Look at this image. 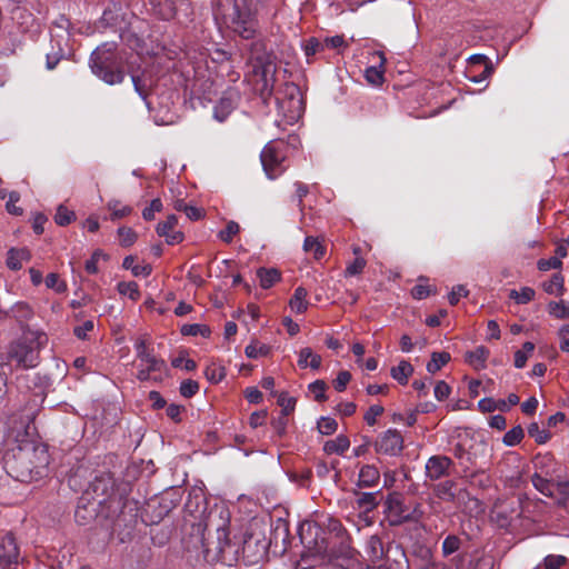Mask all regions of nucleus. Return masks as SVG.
I'll use <instances>...</instances> for the list:
<instances>
[{"instance_id": "obj_1", "label": "nucleus", "mask_w": 569, "mask_h": 569, "mask_svg": "<svg viewBox=\"0 0 569 569\" xmlns=\"http://www.w3.org/2000/svg\"><path fill=\"white\" fill-rule=\"evenodd\" d=\"M39 411V405L34 401L33 406L26 410L21 416V429L17 431V445L9 449L3 457V467L7 473L21 482H31L47 476L50 463L48 446L33 438L30 432V426Z\"/></svg>"}, {"instance_id": "obj_2", "label": "nucleus", "mask_w": 569, "mask_h": 569, "mask_svg": "<svg viewBox=\"0 0 569 569\" xmlns=\"http://www.w3.org/2000/svg\"><path fill=\"white\" fill-rule=\"evenodd\" d=\"M202 513V519L191 525L188 548L200 549L207 561L231 566L240 557V543L229 537V510L222 506H214Z\"/></svg>"}, {"instance_id": "obj_3", "label": "nucleus", "mask_w": 569, "mask_h": 569, "mask_svg": "<svg viewBox=\"0 0 569 569\" xmlns=\"http://www.w3.org/2000/svg\"><path fill=\"white\" fill-rule=\"evenodd\" d=\"M48 335L42 330L27 328L21 336L10 342L7 361L16 369H33L40 363V351L48 345Z\"/></svg>"}, {"instance_id": "obj_4", "label": "nucleus", "mask_w": 569, "mask_h": 569, "mask_svg": "<svg viewBox=\"0 0 569 569\" xmlns=\"http://www.w3.org/2000/svg\"><path fill=\"white\" fill-rule=\"evenodd\" d=\"M250 60L256 77V91L267 102L273 93L276 82V57L267 50L264 41L257 40L250 46Z\"/></svg>"}, {"instance_id": "obj_5", "label": "nucleus", "mask_w": 569, "mask_h": 569, "mask_svg": "<svg viewBox=\"0 0 569 569\" xmlns=\"http://www.w3.org/2000/svg\"><path fill=\"white\" fill-rule=\"evenodd\" d=\"M136 358L133 366L137 369L136 378L140 382H162L168 377L166 361L154 353L150 338L144 335L134 342Z\"/></svg>"}, {"instance_id": "obj_6", "label": "nucleus", "mask_w": 569, "mask_h": 569, "mask_svg": "<svg viewBox=\"0 0 569 569\" xmlns=\"http://www.w3.org/2000/svg\"><path fill=\"white\" fill-rule=\"evenodd\" d=\"M117 44L106 42L98 47L90 57L92 72L108 84L121 83L124 72L121 68V58L117 54Z\"/></svg>"}, {"instance_id": "obj_7", "label": "nucleus", "mask_w": 569, "mask_h": 569, "mask_svg": "<svg viewBox=\"0 0 569 569\" xmlns=\"http://www.w3.org/2000/svg\"><path fill=\"white\" fill-rule=\"evenodd\" d=\"M223 23L244 40L253 39L258 30V20L244 0H231L224 9Z\"/></svg>"}, {"instance_id": "obj_8", "label": "nucleus", "mask_w": 569, "mask_h": 569, "mask_svg": "<svg viewBox=\"0 0 569 569\" xmlns=\"http://www.w3.org/2000/svg\"><path fill=\"white\" fill-rule=\"evenodd\" d=\"M531 462L535 470L531 476L532 486L543 496L553 497V480L558 478L560 465L550 452L537 453Z\"/></svg>"}, {"instance_id": "obj_9", "label": "nucleus", "mask_w": 569, "mask_h": 569, "mask_svg": "<svg viewBox=\"0 0 569 569\" xmlns=\"http://www.w3.org/2000/svg\"><path fill=\"white\" fill-rule=\"evenodd\" d=\"M286 158L287 153L282 141L272 140L264 146L260 153V160L269 179L274 180L286 171Z\"/></svg>"}, {"instance_id": "obj_10", "label": "nucleus", "mask_w": 569, "mask_h": 569, "mask_svg": "<svg viewBox=\"0 0 569 569\" xmlns=\"http://www.w3.org/2000/svg\"><path fill=\"white\" fill-rule=\"evenodd\" d=\"M328 530L331 535H335L337 539H339L341 545V552L343 553V557L341 559V562L339 561V558L337 559L338 565L340 567H345L347 569H352L356 565H358L356 557V550L352 549L348 543V533L346 528L342 526L341 521L338 519H329L328 522Z\"/></svg>"}, {"instance_id": "obj_11", "label": "nucleus", "mask_w": 569, "mask_h": 569, "mask_svg": "<svg viewBox=\"0 0 569 569\" xmlns=\"http://www.w3.org/2000/svg\"><path fill=\"white\" fill-rule=\"evenodd\" d=\"M268 542L253 532L244 536L240 552L248 563H257L267 555Z\"/></svg>"}, {"instance_id": "obj_12", "label": "nucleus", "mask_w": 569, "mask_h": 569, "mask_svg": "<svg viewBox=\"0 0 569 569\" xmlns=\"http://www.w3.org/2000/svg\"><path fill=\"white\" fill-rule=\"evenodd\" d=\"M455 462L448 456L435 455L429 457L425 465L426 481L429 480L435 482L449 477Z\"/></svg>"}, {"instance_id": "obj_13", "label": "nucleus", "mask_w": 569, "mask_h": 569, "mask_svg": "<svg viewBox=\"0 0 569 569\" xmlns=\"http://www.w3.org/2000/svg\"><path fill=\"white\" fill-rule=\"evenodd\" d=\"M375 448L378 453L396 456L403 448L402 436L398 430L389 429L378 437Z\"/></svg>"}, {"instance_id": "obj_14", "label": "nucleus", "mask_w": 569, "mask_h": 569, "mask_svg": "<svg viewBox=\"0 0 569 569\" xmlns=\"http://www.w3.org/2000/svg\"><path fill=\"white\" fill-rule=\"evenodd\" d=\"M452 455L458 460L465 477L473 476L471 471L477 465L479 452L475 446L466 448L462 442H457L452 447Z\"/></svg>"}, {"instance_id": "obj_15", "label": "nucleus", "mask_w": 569, "mask_h": 569, "mask_svg": "<svg viewBox=\"0 0 569 569\" xmlns=\"http://www.w3.org/2000/svg\"><path fill=\"white\" fill-rule=\"evenodd\" d=\"M19 547L16 538L11 532L0 536V567L7 568L12 563H17L19 559Z\"/></svg>"}, {"instance_id": "obj_16", "label": "nucleus", "mask_w": 569, "mask_h": 569, "mask_svg": "<svg viewBox=\"0 0 569 569\" xmlns=\"http://www.w3.org/2000/svg\"><path fill=\"white\" fill-rule=\"evenodd\" d=\"M462 545H463V541L462 539L455 535V533H450L443 540H442V543H441V555L443 558H449L451 557L452 555L457 553L453 558H452V561L453 562H461L465 560V556L461 555V553H458L460 551V549L462 548Z\"/></svg>"}, {"instance_id": "obj_17", "label": "nucleus", "mask_w": 569, "mask_h": 569, "mask_svg": "<svg viewBox=\"0 0 569 569\" xmlns=\"http://www.w3.org/2000/svg\"><path fill=\"white\" fill-rule=\"evenodd\" d=\"M433 495L441 501L445 502H455L457 499L456 488L457 483L455 480L447 479L441 482L433 485L432 487Z\"/></svg>"}, {"instance_id": "obj_18", "label": "nucleus", "mask_w": 569, "mask_h": 569, "mask_svg": "<svg viewBox=\"0 0 569 569\" xmlns=\"http://www.w3.org/2000/svg\"><path fill=\"white\" fill-rule=\"evenodd\" d=\"M279 542H281L283 550H286L290 542L289 526L288 522L282 519H278L276 521V526L271 531L268 545H274L278 547Z\"/></svg>"}, {"instance_id": "obj_19", "label": "nucleus", "mask_w": 569, "mask_h": 569, "mask_svg": "<svg viewBox=\"0 0 569 569\" xmlns=\"http://www.w3.org/2000/svg\"><path fill=\"white\" fill-rule=\"evenodd\" d=\"M490 351L485 346H479L472 351H467L465 355L466 362L471 366L475 370H482L486 368V363Z\"/></svg>"}, {"instance_id": "obj_20", "label": "nucleus", "mask_w": 569, "mask_h": 569, "mask_svg": "<svg viewBox=\"0 0 569 569\" xmlns=\"http://www.w3.org/2000/svg\"><path fill=\"white\" fill-rule=\"evenodd\" d=\"M380 472L372 465H365L359 471L357 486L360 488H371L379 483Z\"/></svg>"}, {"instance_id": "obj_21", "label": "nucleus", "mask_w": 569, "mask_h": 569, "mask_svg": "<svg viewBox=\"0 0 569 569\" xmlns=\"http://www.w3.org/2000/svg\"><path fill=\"white\" fill-rule=\"evenodd\" d=\"M356 503L359 509L370 512L376 509L379 505L380 499L382 498L380 491L376 492H360L355 491Z\"/></svg>"}, {"instance_id": "obj_22", "label": "nucleus", "mask_w": 569, "mask_h": 569, "mask_svg": "<svg viewBox=\"0 0 569 569\" xmlns=\"http://www.w3.org/2000/svg\"><path fill=\"white\" fill-rule=\"evenodd\" d=\"M234 108L236 98L233 97V94L222 97L214 106L213 117L218 121L222 122L228 118V116L233 111Z\"/></svg>"}, {"instance_id": "obj_23", "label": "nucleus", "mask_w": 569, "mask_h": 569, "mask_svg": "<svg viewBox=\"0 0 569 569\" xmlns=\"http://www.w3.org/2000/svg\"><path fill=\"white\" fill-rule=\"evenodd\" d=\"M31 253L27 248L14 249L8 251L7 266L11 270H20L23 261H29Z\"/></svg>"}, {"instance_id": "obj_24", "label": "nucleus", "mask_w": 569, "mask_h": 569, "mask_svg": "<svg viewBox=\"0 0 569 569\" xmlns=\"http://www.w3.org/2000/svg\"><path fill=\"white\" fill-rule=\"evenodd\" d=\"M350 447V441L347 436L339 435L337 438L332 440H328L323 450L328 455L337 453L342 456Z\"/></svg>"}, {"instance_id": "obj_25", "label": "nucleus", "mask_w": 569, "mask_h": 569, "mask_svg": "<svg viewBox=\"0 0 569 569\" xmlns=\"http://www.w3.org/2000/svg\"><path fill=\"white\" fill-rule=\"evenodd\" d=\"M289 307L296 315L303 313L308 308L307 290L303 287H298L289 301Z\"/></svg>"}, {"instance_id": "obj_26", "label": "nucleus", "mask_w": 569, "mask_h": 569, "mask_svg": "<svg viewBox=\"0 0 569 569\" xmlns=\"http://www.w3.org/2000/svg\"><path fill=\"white\" fill-rule=\"evenodd\" d=\"M413 373V367L410 362L401 360L398 366L392 367L390 375L400 385H407L409 377Z\"/></svg>"}, {"instance_id": "obj_27", "label": "nucleus", "mask_w": 569, "mask_h": 569, "mask_svg": "<svg viewBox=\"0 0 569 569\" xmlns=\"http://www.w3.org/2000/svg\"><path fill=\"white\" fill-rule=\"evenodd\" d=\"M536 291L531 287H520L509 290L508 297L517 305H526L535 299Z\"/></svg>"}, {"instance_id": "obj_28", "label": "nucleus", "mask_w": 569, "mask_h": 569, "mask_svg": "<svg viewBox=\"0 0 569 569\" xmlns=\"http://www.w3.org/2000/svg\"><path fill=\"white\" fill-rule=\"evenodd\" d=\"M257 277L259 278L261 288L269 289L280 280V272L274 268H260L257 271Z\"/></svg>"}, {"instance_id": "obj_29", "label": "nucleus", "mask_w": 569, "mask_h": 569, "mask_svg": "<svg viewBox=\"0 0 569 569\" xmlns=\"http://www.w3.org/2000/svg\"><path fill=\"white\" fill-rule=\"evenodd\" d=\"M134 262V256H127L123 259L122 267L124 269L131 270L134 277H148L151 273L152 268L150 264H136Z\"/></svg>"}, {"instance_id": "obj_30", "label": "nucleus", "mask_w": 569, "mask_h": 569, "mask_svg": "<svg viewBox=\"0 0 569 569\" xmlns=\"http://www.w3.org/2000/svg\"><path fill=\"white\" fill-rule=\"evenodd\" d=\"M436 292V288L429 284V280L425 277L418 279L417 284L411 289V296L417 300H422Z\"/></svg>"}, {"instance_id": "obj_31", "label": "nucleus", "mask_w": 569, "mask_h": 569, "mask_svg": "<svg viewBox=\"0 0 569 569\" xmlns=\"http://www.w3.org/2000/svg\"><path fill=\"white\" fill-rule=\"evenodd\" d=\"M553 497L558 505L565 506L569 501V480H553Z\"/></svg>"}, {"instance_id": "obj_32", "label": "nucleus", "mask_w": 569, "mask_h": 569, "mask_svg": "<svg viewBox=\"0 0 569 569\" xmlns=\"http://www.w3.org/2000/svg\"><path fill=\"white\" fill-rule=\"evenodd\" d=\"M271 352V347L258 340H252L244 349V353L250 359L267 357Z\"/></svg>"}, {"instance_id": "obj_33", "label": "nucleus", "mask_w": 569, "mask_h": 569, "mask_svg": "<svg viewBox=\"0 0 569 569\" xmlns=\"http://www.w3.org/2000/svg\"><path fill=\"white\" fill-rule=\"evenodd\" d=\"M367 552L371 561H379L385 556L383 543L378 536H371L367 541Z\"/></svg>"}, {"instance_id": "obj_34", "label": "nucleus", "mask_w": 569, "mask_h": 569, "mask_svg": "<svg viewBox=\"0 0 569 569\" xmlns=\"http://www.w3.org/2000/svg\"><path fill=\"white\" fill-rule=\"evenodd\" d=\"M563 277L560 273H555L550 280L542 283V288L549 295L561 296L563 291Z\"/></svg>"}, {"instance_id": "obj_35", "label": "nucleus", "mask_w": 569, "mask_h": 569, "mask_svg": "<svg viewBox=\"0 0 569 569\" xmlns=\"http://www.w3.org/2000/svg\"><path fill=\"white\" fill-rule=\"evenodd\" d=\"M107 208L111 211L110 220L116 221L121 218L129 216L132 212V208L129 206H121L119 200L112 199L107 203Z\"/></svg>"}, {"instance_id": "obj_36", "label": "nucleus", "mask_w": 569, "mask_h": 569, "mask_svg": "<svg viewBox=\"0 0 569 569\" xmlns=\"http://www.w3.org/2000/svg\"><path fill=\"white\" fill-rule=\"evenodd\" d=\"M181 333L183 336H202L204 338H208L211 333L210 328L206 323H184L181 329Z\"/></svg>"}, {"instance_id": "obj_37", "label": "nucleus", "mask_w": 569, "mask_h": 569, "mask_svg": "<svg viewBox=\"0 0 569 569\" xmlns=\"http://www.w3.org/2000/svg\"><path fill=\"white\" fill-rule=\"evenodd\" d=\"M449 361L450 355L448 352H433L430 361L427 363V370L430 373H436Z\"/></svg>"}, {"instance_id": "obj_38", "label": "nucleus", "mask_w": 569, "mask_h": 569, "mask_svg": "<svg viewBox=\"0 0 569 569\" xmlns=\"http://www.w3.org/2000/svg\"><path fill=\"white\" fill-rule=\"evenodd\" d=\"M421 558L425 562L419 569H449L445 562L433 559V553L430 548L421 549Z\"/></svg>"}, {"instance_id": "obj_39", "label": "nucleus", "mask_w": 569, "mask_h": 569, "mask_svg": "<svg viewBox=\"0 0 569 569\" xmlns=\"http://www.w3.org/2000/svg\"><path fill=\"white\" fill-rule=\"evenodd\" d=\"M548 312L551 317L557 319L569 318V303L563 300L550 301L548 303Z\"/></svg>"}, {"instance_id": "obj_40", "label": "nucleus", "mask_w": 569, "mask_h": 569, "mask_svg": "<svg viewBox=\"0 0 569 569\" xmlns=\"http://www.w3.org/2000/svg\"><path fill=\"white\" fill-rule=\"evenodd\" d=\"M383 60L380 62L378 67L371 66L368 67L365 71L366 80L372 86H379L383 82Z\"/></svg>"}, {"instance_id": "obj_41", "label": "nucleus", "mask_w": 569, "mask_h": 569, "mask_svg": "<svg viewBox=\"0 0 569 569\" xmlns=\"http://www.w3.org/2000/svg\"><path fill=\"white\" fill-rule=\"evenodd\" d=\"M303 250L312 253L316 259H321L325 254V248L317 238L306 237L303 242Z\"/></svg>"}, {"instance_id": "obj_42", "label": "nucleus", "mask_w": 569, "mask_h": 569, "mask_svg": "<svg viewBox=\"0 0 569 569\" xmlns=\"http://www.w3.org/2000/svg\"><path fill=\"white\" fill-rule=\"evenodd\" d=\"M523 437L525 432L521 426H516L505 433L502 442L508 447H513L519 445Z\"/></svg>"}, {"instance_id": "obj_43", "label": "nucleus", "mask_w": 569, "mask_h": 569, "mask_svg": "<svg viewBox=\"0 0 569 569\" xmlns=\"http://www.w3.org/2000/svg\"><path fill=\"white\" fill-rule=\"evenodd\" d=\"M33 316L31 308L26 302H17L10 310L9 317L16 320H28Z\"/></svg>"}, {"instance_id": "obj_44", "label": "nucleus", "mask_w": 569, "mask_h": 569, "mask_svg": "<svg viewBox=\"0 0 569 569\" xmlns=\"http://www.w3.org/2000/svg\"><path fill=\"white\" fill-rule=\"evenodd\" d=\"M528 435L533 438L538 445H543L551 438V433L546 429H540L536 422L529 425Z\"/></svg>"}, {"instance_id": "obj_45", "label": "nucleus", "mask_w": 569, "mask_h": 569, "mask_svg": "<svg viewBox=\"0 0 569 569\" xmlns=\"http://www.w3.org/2000/svg\"><path fill=\"white\" fill-rule=\"evenodd\" d=\"M277 402L281 407V415L288 417L295 411L297 399L283 391L279 393Z\"/></svg>"}, {"instance_id": "obj_46", "label": "nucleus", "mask_w": 569, "mask_h": 569, "mask_svg": "<svg viewBox=\"0 0 569 569\" xmlns=\"http://www.w3.org/2000/svg\"><path fill=\"white\" fill-rule=\"evenodd\" d=\"M118 291L120 295L127 296L131 300H137L140 296L138 283L134 281L119 282Z\"/></svg>"}, {"instance_id": "obj_47", "label": "nucleus", "mask_w": 569, "mask_h": 569, "mask_svg": "<svg viewBox=\"0 0 569 569\" xmlns=\"http://www.w3.org/2000/svg\"><path fill=\"white\" fill-rule=\"evenodd\" d=\"M76 219V214L72 210H69L67 207L60 204L57 209L54 221L59 226H68Z\"/></svg>"}, {"instance_id": "obj_48", "label": "nucleus", "mask_w": 569, "mask_h": 569, "mask_svg": "<svg viewBox=\"0 0 569 569\" xmlns=\"http://www.w3.org/2000/svg\"><path fill=\"white\" fill-rule=\"evenodd\" d=\"M317 428L320 433L330 436L336 432V430L338 428V423L333 418L321 417L317 423Z\"/></svg>"}, {"instance_id": "obj_49", "label": "nucleus", "mask_w": 569, "mask_h": 569, "mask_svg": "<svg viewBox=\"0 0 569 569\" xmlns=\"http://www.w3.org/2000/svg\"><path fill=\"white\" fill-rule=\"evenodd\" d=\"M239 230L240 227L236 221H229L226 228L219 231L218 237L221 241L230 243Z\"/></svg>"}, {"instance_id": "obj_50", "label": "nucleus", "mask_w": 569, "mask_h": 569, "mask_svg": "<svg viewBox=\"0 0 569 569\" xmlns=\"http://www.w3.org/2000/svg\"><path fill=\"white\" fill-rule=\"evenodd\" d=\"M118 237L122 247H130L137 240V233L128 227H120L118 229Z\"/></svg>"}, {"instance_id": "obj_51", "label": "nucleus", "mask_w": 569, "mask_h": 569, "mask_svg": "<svg viewBox=\"0 0 569 569\" xmlns=\"http://www.w3.org/2000/svg\"><path fill=\"white\" fill-rule=\"evenodd\" d=\"M309 390L313 393L317 402H323L327 400L326 389L327 383L323 380H316L309 385Z\"/></svg>"}, {"instance_id": "obj_52", "label": "nucleus", "mask_w": 569, "mask_h": 569, "mask_svg": "<svg viewBox=\"0 0 569 569\" xmlns=\"http://www.w3.org/2000/svg\"><path fill=\"white\" fill-rule=\"evenodd\" d=\"M303 51L307 57L325 51L323 41L312 37L309 38L303 44Z\"/></svg>"}, {"instance_id": "obj_53", "label": "nucleus", "mask_w": 569, "mask_h": 569, "mask_svg": "<svg viewBox=\"0 0 569 569\" xmlns=\"http://www.w3.org/2000/svg\"><path fill=\"white\" fill-rule=\"evenodd\" d=\"M179 391L182 397L192 398L199 391V383L192 379L183 380Z\"/></svg>"}, {"instance_id": "obj_54", "label": "nucleus", "mask_w": 569, "mask_h": 569, "mask_svg": "<svg viewBox=\"0 0 569 569\" xmlns=\"http://www.w3.org/2000/svg\"><path fill=\"white\" fill-rule=\"evenodd\" d=\"M385 409L380 405H372L366 411L363 419L368 426H375L377 422V418L383 413Z\"/></svg>"}, {"instance_id": "obj_55", "label": "nucleus", "mask_w": 569, "mask_h": 569, "mask_svg": "<svg viewBox=\"0 0 569 569\" xmlns=\"http://www.w3.org/2000/svg\"><path fill=\"white\" fill-rule=\"evenodd\" d=\"M287 425H288V418L287 416L280 415L278 418H273L271 420V427L274 431V433L282 438L286 435L287 431Z\"/></svg>"}, {"instance_id": "obj_56", "label": "nucleus", "mask_w": 569, "mask_h": 569, "mask_svg": "<svg viewBox=\"0 0 569 569\" xmlns=\"http://www.w3.org/2000/svg\"><path fill=\"white\" fill-rule=\"evenodd\" d=\"M415 345H420L422 348L426 345V340L422 338L417 339L412 342V338L409 335H402L400 338V349L403 352H410L413 349Z\"/></svg>"}, {"instance_id": "obj_57", "label": "nucleus", "mask_w": 569, "mask_h": 569, "mask_svg": "<svg viewBox=\"0 0 569 569\" xmlns=\"http://www.w3.org/2000/svg\"><path fill=\"white\" fill-rule=\"evenodd\" d=\"M162 209V202L160 199H153L149 207L144 208L142 211V217L144 220L150 221L154 219L156 212H160Z\"/></svg>"}, {"instance_id": "obj_58", "label": "nucleus", "mask_w": 569, "mask_h": 569, "mask_svg": "<svg viewBox=\"0 0 569 569\" xmlns=\"http://www.w3.org/2000/svg\"><path fill=\"white\" fill-rule=\"evenodd\" d=\"M350 380L351 373L349 371L342 370L333 380V387L338 392H342L347 388V385L350 382Z\"/></svg>"}, {"instance_id": "obj_59", "label": "nucleus", "mask_w": 569, "mask_h": 569, "mask_svg": "<svg viewBox=\"0 0 569 569\" xmlns=\"http://www.w3.org/2000/svg\"><path fill=\"white\" fill-rule=\"evenodd\" d=\"M562 266L561 260L558 257H551L549 259H540L537 267L540 271H548L550 269H559Z\"/></svg>"}, {"instance_id": "obj_60", "label": "nucleus", "mask_w": 569, "mask_h": 569, "mask_svg": "<svg viewBox=\"0 0 569 569\" xmlns=\"http://www.w3.org/2000/svg\"><path fill=\"white\" fill-rule=\"evenodd\" d=\"M178 223V218L174 214H170L167 217V219L163 222H160L157 226V233L158 234H167V232L173 230V228Z\"/></svg>"}, {"instance_id": "obj_61", "label": "nucleus", "mask_w": 569, "mask_h": 569, "mask_svg": "<svg viewBox=\"0 0 569 569\" xmlns=\"http://www.w3.org/2000/svg\"><path fill=\"white\" fill-rule=\"evenodd\" d=\"M567 558L560 555H549L545 558L543 565L546 569H559L565 562Z\"/></svg>"}, {"instance_id": "obj_62", "label": "nucleus", "mask_w": 569, "mask_h": 569, "mask_svg": "<svg viewBox=\"0 0 569 569\" xmlns=\"http://www.w3.org/2000/svg\"><path fill=\"white\" fill-rule=\"evenodd\" d=\"M450 392H451V388L449 387V385L446 381L441 380L436 383L433 393H435V397L437 400H439V401L446 400L450 396Z\"/></svg>"}, {"instance_id": "obj_63", "label": "nucleus", "mask_w": 569, "mask_h": 569, "mask_svg": "<svg viewBox=\"0 0 569 569\" xmlns=\"http://www.w3.org/2000/svg\"><path fill=\"white\" fill-rule=\"evenodd\" d=\"M184 410L186 408L181 405L170 403L166 408V415L174 422H180L182 420L181 415Z\"/></svg>"}, {"instance_id": "obj_64", "label": "nucleus", "mask_w": 569, "mask_h": 569, "mask_svg": "<svg viewBox=\"0 0 569 569\" xmlns=\"http://www.w3.org/2000/svg\"><path fill=\"white\" fill-rule=\"evenodd\" d=\"M560 349L569 352V325H563L559 330Z\"/></svg>"}]
</instances>
